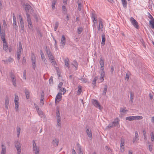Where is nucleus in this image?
Wrapping results in <instances>:
<instances>
[{"mask_svg": "<svg viewBox=\"0 0 154 154\" xmlns=\"http://www.w3.org/2000/svg\"><path fill=\"white\" fill-rule=\"evenodd\" d=\"M140 42H141L143 46L145 48H146V45L145 44L144 42L143 41L142 38H141V39L140 40Z\"/></svg>", "mask_w": 154, "mask_h": 154, "instance_id": "obj_61", "label": "nucleus"}, {"mask_svg": "<svg viewBox=\"0 0 154 154\" xmlns=\"http://www.w3.org/2000/svg\"><path fill=\"white\" fill-rule=\"evenodd\" d=\"M0 35L1 36V39L4 42H5V33L4 31L1 30L0 31Z\"/></svg>", "mask_w": 154, "mask_h": 154, "instance_id": "obj_12", "label": "nucleus"}, {"mask_svg": "<svg viewBox=\"0 0 154 154\" xmlns=\"http://www.w3.org/2000/svg\"><path fill=\"white\" fill-rule=\"evenodd\" d=\"M77 146L78 149L79 151H82V149L81 148V146L80 144L79 143H77Z\"/></svg>", "mask_w": 154, "mask_h": 154, "instance_id": "obj_45", "label": "nucleus"}, {"mask_svg": "<svg viewBox=\"0 0 154 154\" xmlns=\"http://www.w3.org/2000/svg\"><path fill=\"white\" fill-rule=\"evenodd\" d=\"M19 17L20 18V27L21 28L22 30L23 31L24 28V25L23 22V19L20 15H19Z\"/></svg>", "mask_w": 154, "mask_h": 154, "instance_id": "obj_14", "label": "nucleus"}, {"mask_svg": "<svg viewBox=\"0 0 154 154\" xmlns=\"http://www.w3.org/2000/svg\"><path fill=\"white\" fill-rule=\"evenodd\" d=\"M60 90L62 92H63V94H64V93L66 92V90L65 88H63V89L62 88L61 90Z\"/></svg>", "mask_w": 154, "mask_h": 154, "instance_id": "obj_64", "label": "nucleus"}, {"mask_svg": "<svg viewBox=\"0 0 154 154\" xmlns=\"http://www.w3.org/2000/svg\"><path fill=\"white\" fill-rule=\"evenodd\" d=\"M122 3L124 8H126L127 6V2L126 0H121Z\"/></svg>", "mask_w": 154, "mask_h": 154, "instance_id": "obj_31", "label": "nucleus"}, {"mask_svg": "<svg viewBox=\"0 0 154 154\" xmlns=\"http://www.w3.org/2000/svg\"><path fill=\"white\" fill-rule=\"evenodd\" d=\"M46 49L45 51L47 54L48 55L50 60H53V59H54V57L51 53L50 49H47V47H46Z\"/></svg>", "mask_w": 154, "mask_h": 154, "instance_id": "obj_6", "label": "nucleus"}, {"mask_svg": "<svg viewBox=\"0 0 154 154\" xmlns=\"http://www.w3.org/2000/svg\"><path fill=\"white\" fill-rule=\"evenodd\" d=\"M50 60L51 61V63L52 64V65H53L54 66H55V65H57V63L54 59H54L53 60Z\"/></svg>", "mask_w": 154, "mask_h": 154, "instance_id": "obj_44", "label": "nucleus"}, {"mask_svg": "<svg viewBox=\"0 0 154 154\" xmlns=\"http://www.w3.org/2000/svg\"><path fill=\"white\" fill-rule=\"evenodd\" d=\"M17 136L19 137L20 133V128L19 127H17Z\"/></svg>", "mask_w": 154, "mask_h": 154, "instance_id": "obj_41", "label": "nucleus"}, {"mask_svg": "<svg viewBox=\"0 0 154 154\" xmlns=\"http://www.w3.org/2000/svg\"><path fill=\"white\" fill-rule=\"evenodd\" d=\"M108 86L107 85H106L104 86L103 90V92L102 95L104 96H106V92L107 91V89Z\"/></svg>", "mask_w": 154, "mask_h": 154, "instance_id": "obj_26", "label": "nucleus"}, {"mask_svg": "<svg viewBox=\"0 0 154 154\" xmlns=\"http://www.w3.org/2000/svg\"><path fill=\"white\" fill-rule=\"evenodd\" d=\"M5 108L8 109V104H9V98L7 96H6L5 99Z\"/></svg>", "mask_w": 154, "mask_h": 154, "instance_id": "obj_20", "label": "nucleus"}, {"mask_svg": "<svg viewBox=\"0 0 154 154\" xmlns=\"http://www.w3.org/2000/svg\"><path fill=\"white\" fill-rule=\"evenodd\" d=\"M99 26H100V27H101L102 28H103V22L101 20H99Z\"/></svg>", "mask_w": 154, "mask_h": 154, "instance_id": "obj_47", "label": "nucleus"}, {"mask_svg": "<svg viewBox=\"0 0 154 154\" xmlns=\"http://www.w3.org/2000/svg\"><path fill=\"white\" fill-rule=\"evenodd\" d=\"M149 23L152 25V28L154 29V19L149 21Z\"/></svg>", "mask_w": 154, "mask_h": 154, "instance_id": "obj_40", "label": "nucleus"}, {"mask_svg": "<svg viewBox=\"0 0 154 154\" xmlns=\"http://www.w3.org/2000/svg\"><path fill=\"white\" fill-rule=\"evenodd\" d=\"M83 31V29L82 27H79L77 29V33L78 34H80Z\"/></svg>", "mask_w": 154, "mask_h": 154, "instance_id": "obj_39", "label": "nucleus"}, {"mask_svg": "<svg viewBox=\"0 0 154 154\" xmlns=\"http://www.w3.org/2000/svg\"><path fill=\"white\" fill-rule=\"evenodd\" d=\"M120 120L118 118H116L115 119L114 121L112 123L113 124L114 126H116L119 124Z\"/></svg>", "mask_w": 154, "mask_h": 154, "instance_id": "obj_22", "label": "nucleus"}, {"mask_svg": "<svg viewBox=\"0 0 154 154\" xmlns=\"http://www.w3.org/2000/svg\"><path fill=\"white\" fill-rule=\"evenodd\" d=\"M124 145H125V140L122 138H121V144L120 146V150L121 152H123L124 150Z\"/></svg>", "mask_w": 154, "mask_h": 154, "instance_id": "obj_8", "label": "nucleus"}, {"mask_svg": "<svg viewBox=\"0 0 154 154\" xmlns=\"http://www.w3.org/2000/svg\"><path fill=\"white\" fill-rule=\"evenodd\" d=\"M37 112H38V115L40 116H42L43 115V112L42 111L41 109H40L39 108H37Z\"/></svg>", "mask_w": 154, "mask_h": 154, "instance_id": "obj_36", "label": "nucleus"}, {"mask_svg": "<svg viewBox=\"0 0 154 154\" xmlns=\"http://www.w3.org/2000/svg\"><path fill=\"white\" fill-rule=\"evenodd\" d=\"M143 119V117L140 116H133L127 117L125 119L129 121H133L136 120H140Z\"/></svg>", "mask_w": 154, "mask_h": 154, "instance_id": "obj_2", "label": "nucleus"}, {"mask_svg": "<svg viewBox=\"0 0 154 154\" xmlns=\"http://www.w3.org/2000/svg\"><path fill=\"white\" fill-rule=\"evenodd\" d=\"M11 79L13 85L14 87H16V81L15 76L11 75Z\"/></svg>", "mask_w": 154, "mask_h": 154, "instance_id": "obj_15", "label": "nucleus"}, {"mask_svg": "<svg viewBox=\"0 0 154 154\" xmlns=\"http://www.w3.org/2000/svg\"><path fill=\"white\" fill-rule=\"evenodd\" d=\"M72 65L76 68V70L77 69V67L78 66V64L76 60H74L73 61V63H72Z\"/></svg>", "mask_w": 154, "mask_h": 154, "instance_id": "obj_33", "label": "nucleus"}, {"mask_svg": "<svg viewBox=\"0 0 154 154\" xmlns=\"http://www.w3.org/2000/svg\"><path fill=\"white\" fill-rule=\"evenodd\" d=\"M59 25V23L58 22H56L55 24V26L54 28V30L55 31H56Z\"/></svg>", "mask_w": 154, "mask_h": 154, "instance_id": "obj_48", "label": "nucleus"}, {"mask_svg": "<svg viewBox=\"0 0 154 154\" xmlns=\"http://www.w3.org/2000/svg\"><path fill=\"white\" fill-rule=\"evenodd\" d=\"M3 26L4 28H6L7 27V24L6 23L5 20H3Z\"/></svg>", "mask_w": 154, "mask_h": 154, "instance_id": "obj_60", "label": "nucleus"}, {"mask_svg": "<svg viewBox=\"0 0 154 154\" xmlns=\"http://www.w3.org/2000/svg\"><path fill=\"white\" fill-rule=\"evenodd\" d=\"M26 70H24L23 73V78L25 79H26Z\"/></svg>", "mask_w": 154, "mask_h": 154, "instance_id": "obj_54", "label": "nucleus"}, {"mask_svg": "<svg viewBox=\"0 0 154 154\" xmlns=\"http://www.w3.org/2000/svg\"><path fill=\"white\" fill-rule=\"evenodd\" d=\"M49 82L50 83H51V82L52 84H53V77L52 76H51L49 80Z\"/></svg>", "mask_w": 154, "mask_h": 154, "instance_id": "obj_63", "label": "nucleus"}, {"mask_svg": "<svg viewBox=\"0 0 154 154\" xmlns=\"http://www.w3.org/2000/svg\"><path fill=\"white\" fill-rule=\"evenodd\" d=\"M56 117H57V119H60L61 117L60 115V111L59 109L58 108H57V112H56Z\"/></svg>", "mask_w": 154, "mask_h": 154, "instance_id": "obj_30", "label": "nucleus"}, {"mask_svg": "<svg viewBox=\"0 0 154 154\" xmlns=\"http://www.w3.org/2000/svg\"><path fill=\"white\" fill-rule=\"evenodd\" d=\"M63 84V83L62 82H60L59 83V85L58 86V88L60 90H61L62 89V88L61 87L62 86Z\"/></svg>", "mask_w": 154, "mask_h": 154, "instance_id": "obj_56", "label": "nucleus"}, {"mask_svg": "<svg viewBox=\"0 0 154 154\" xmlns=\"http://www.w3.org/2000/svg\"><path fill=\"white\" fill-rule=\"evenodd\" d=\"M82 8V4L81 3L78 4V9L79 11H81Z\"/></svg>", "mask_w": 154, "mask_h": 154, "instance_id": "obj_55", "label": "nucleus"}, {"mask_svg": "<svg viewBox=\"0 0 154 154\" xmlns=\"http://www.w3.org/2000/svg\"><path fill=\"white\" fill-rule=\"evenodd\" d=\"M128 111V110L124 109L123 108H121L120 109V113H125Z\"/></svg>", "mask_w": 154, "mask_h": 154, "instance_id": "obj_38", "label": "nucleus"}, {"mask_svg": "<svg viewBox=\"0 0 154 154\" xmlns=\"http://www.w3.org/2000/svg\"><path fill=\"white\" fill-rule=\"evenodd\" d=\"M100 63L101 65L100 69L102 71L104 69V62L103 60L102 59V58L100 59Z\"/></svg>", "mask_w": 154, "mask_h": 154, "instance_id": "obj_18", "label": "nucleus"}, {"mask_svg": "<svg viewBox=\"0 0 154 154\" xmlns=\"http://www.w3.org/2000/svg\"><path fill=\"white\" fill-rule=\"evenodd\" d=\"M40 54L42 61L43 62H44L45 64H47L46 63L47 61L46 60L44 54L42 50L40 51Z\"/></svg>", "mask_w": 154, "mask_h": 154, "instance_id": "obj_10", "label": "nucleus"}, {"mask_svg": "<svg viewBox=\"0 0 154 154\" xmlns=\"http://www.w3.org/2000/svg\"><path fill=\"white\" fill-rule=\"evenodd\" d=\"M16 102H15V109L16 111L17 112L19 110V102L16 101Z\"/></svg>", "mask_w": 154, "mask_h": 154, "instance_id": "obj_32", "label": "nucleus"}, {"mask_svg": "<svg viewBox=\"0 0 154 154\" xmlns=\"http://www.w3.org/2000/svg\"><path fill=\"white\" fill-rule=\"evenodd\" d=\"M26 98L27 99H29V94L30 92L27 89H25V92Z\"/></svg>", "mask_w": 154, "mask_h": 154, "instance_id": "obj_28", "label": "nucleus"}, {"mask_svg": "<svg viewBox=\"0 0 154 154\" xmlns=\"http://www.w3.org/2000/svg\"><path fill=\"white\" fill-rule=\"evenodd\" d=\"M62 94L61 93H59L56 97L55 98V102H56L57 101L58 102L59 101H60L61 100L62 98Z\"/></svg>", "mask_w": 154, "mask_h": 154, "instance_id": "obj_11", "label": "nucleus"}, {"mask_svg": "<svg viewBox=\"0 0 154 154\" xmlns=\"http://www.w3.org/2000/svg\"><path fill=\"white\" fill-rule=\"evenodd\" d=\"M113 126H114V125H113V124L112 123V124H109L108 126L106 127V128H112L113 127Z\"/></svg>", "mask_w": 154, "mask_h": 154, "instance_id": "obj_58", "label": "nucleus"}, {"mask_svg": "<svg viewBox=\"0 0 154 154\" xmlns=\"http://www.w3.org/2000/svg\"><path fill=\"white\" fill-rule=\"evenodd\" d=\"M149 15H148V18L151 19V20H153V19H154L152 16L149 13H148Z\"/></svg>", "mask_w": 154, "mask_h": 154, "instance_id": "obj_59", "label": "nucleus"}, {"mask_svg": "<svg viewBox=\"0 0 154 154\" xmlns=\"http://www.w3.org/2000/svg\"><path fill=\"white\" fill-rule=\"evenodd\" d=\"M21 54V53L19 52H17V57L18 60H19L20 59V55Z\"/></svg>", "mask_w": 154, "mask_h": 154, "instance_id": "obj_49", "label": "nucleus"}, {"mask_svg": "<svg viewBox=\"0 0 154 154\" xmlns=\"http://www.w3.org/2000/svg\"><path fill=\"white\" fill-rule=\"evenodd\" d=\"M5 43L4 44H3V49L4 50L7 51V49L8 48V46L6 44H5Z\"/></svg>", "mask_w": 154, "mask_h": 154, "instance_id": "obj_43", "label": "nucleus"}, {"mask_svg": "<svg viewBox=\"0 0 154 154\" xmlns=\"http://www.w3.org/2000/svg\"><path fill=\"white\" fill-rule=\"evenodd\" d=\"M92 103L94 106L97 108H98L100 110H101L102 109V108L101 107L100 105L97 100H94L92 102Z\"/></svg>", "mask_w": 154, "mask_h": 154, "instance_id": "obj_9", "label": "nucleus"}, {"mask_svg": "<svg viewBox=\"0 0 154 154\" xmlns=\"http://www.w3.org/2000/svg\"><path fill=\"white\" fill-rule=\"evenodd\" d=\"M31 60L32 63L35 62V57L34 56L32 57Z\"/></svg>", "mask_w": 154, "mask_h": 154, "instance_id": "obj_52", "label": "nucleus"}, {"mask_svg": "<svg viewBox=\"0 0 154 154\" xmlns=\"http://www.w3.org/2000/svg\"><path fill=\"white\" fill-rule=\"evenodd\" d=\"M130 21L134 26L137 29H138L139 26L138 25V23L133 17H131L130 19Z\"/></svg>", "mask_w": 154, "mask_h": 154, "instance_id": "obj_5", "label": "nucleus"}, {"mask_svg": "<svg viewBox=\"0 0 154 154\" xmlns=\"http://www.w3.org/2000/svg\"><path fill=\"white\" fill-rule=\"evenodd\" d=\"M64 63H65V65L66 66V67L68 68L69 69V60L68 58H67V59H65L64 60Z\"/></svg>", "mask_w": 154, "mask_h": 154, "instance_id": "obj_25", "label": "nucleus"}, {"mask_svg": "<svg viewBox=\"0 0 154 154\" xmlns=\"http://www.w3.org/2000/svg\"><path fill=\"white\" fill-rule=\"evenodd\" d=\"M130 101L132 102H133V100H134V94L132 92H130Z\"/></svg>", "mask_w": 154, "mask_h": 154, "instance_id": "obj_35", "label": "nucleus"}, {"mask_svg": "<svg viewBox=\"0 0 154 154\" xmlns=\"http://www.w3.org/2000/svg\"><path fill=\"white\" fill-rule=\"evenodd\" d=\"M98 78L97 77H95L92 81V84L93 85L96 84V81L97 80Z\"/></svg>", "mask_w": 154, "mask_h": 154, "instance_id": "obj_46", "label": "nucleus"}, {"mask_svg": "<svg viewBox=\"0 0 154 154\" xmlns=\"http://www.w3.org/2000/svg\"><path fill=\"white\" fill-rule=\"evenodd\" d=\"M60 43L62 45V46H63V47L64 46V45L65 44L66 37L64 35H63L62 36V37L61 39Z\"/></svg>", "mask_w": 154, "mask_h": 154, "instance_id": "obj_19", "label": "nucleus"}, {"mask_svg": "<svg viewBox=\"0 0 154 154\" xmlns=\"http://www.w3.org/2000/svg\"><path fill=\"white\" fill-rule=\"evenodd\" d=\"M13 24L14 28L16 31H17L18 26L17 24V22L16 17L14 15V13H13Z\"/></svg>", "mask_w": 154, "mask_h": 154, "instance_id": "obj_7", "label": "nucleus"}, {"mask_svg": "<svg viewBox=\"0 0 154 154\" xmlns=\"http://www.w3.org/2000/svg\"><path fill=\"white\" fill-rule=\"evenodd\" d=\"M139 135L137 131H135V136L133 139V142L134 143L137 142V141L139 140Z\"/></svg>", "mask_w": 154, "mask_h": 154, "instance_id": "obj_13", "label": "nucleus"}, {"mask_svg": "<svg viewBox=\"0 0 154 154\" xmlns=\"http://www.w3.org/2000/svg\"><path fill=\"white\" fill-rule=\"evenodd\" d=\"M104 75L105 72L103 70L100 73V79H102V81L104 80Z\"/></svg>", "mask_w": 154, "mask_h": 154, "instance_id": "obj_34", "label": "nucleus"}, {"mask_svg": "<svg viewBox=\"0 0 154 154\" xmlns=\"http://www.w3.org/2000/svg\"><path fill=\"white\" fill-rule=\"evenodd\" d=\"M59 140L56 138H54L52 141V144L54 146H57L58 145Z\"/></svg>", "mask_w": 154, "mask_h": 154, "instance_id": "obj_21", "label": "nucleus"}, {"mask_svg": "<svg viewBox=\"0 0 154 154\" xmlns=\"http://www.w3.org/2000/svg\"><path fill=\"white\" fill-rule=\"evenodd\" d=\"M2 150L1 154H5L6 153V147L3 144L2 145Z\"/></svg>", "mask_w": 154, "mask_h": 154, "instance_id": "obj_23", "label": "nucleus"}, {"mask_svg": "<svg viewBox=\"0 0 154 154\" xmlns=\"http://www.w3.org/2000/svg\"><path fill=\"white\" fill-rule=\"evenodd\" d=\"M15 146L16 148L18 154H20L21 152V146L20 143L18 141L16 140L14 142Z\"/></svg>", "mask_w": 154, "mask_h": 154, "instance_id": "obj_3", "label": "nucleus"}, {"mask_svg": "<svg viewBox=\"0 0 154 154\" xmlns=\"http://www.w3.org/2000/svg\"><path fill=\"white\" fill-rule=\"evenodd\" d=\"M26 58L25 57H23L22 60V63L23 64H24V63H26Z\"/></svg>", "mask_w": 154, "mask_h": 154, "instance_id": "obj_62", "label": "nucleus"}, {"mask_svg": "<svg viewBox=\"0 0 154 154\" xmlns=\"http://www.w3.org/2000/svg\"><path fill=\"white\" fill-rule=\"evenodd\" d=\"M19 100V97L17 95H15V99L14 100V102H16V101L17 102H18V101Z\"/></svg>", "mask_w": 154, "mask_h": 154, "instance_id": "obj_57", "label": "nucleus"}, {"mask_svg": "<svg viewBox=\"0 0 154 154\" xmlns=\"http://www.w3.org/2000/svg\"><path fill=\"white\" fill-rule=\"evenodd\" d=\"M57 0H53L52 1V7L53 9H54L55 5L56 3Z\"/></svg>", "mask_w": 154, "mask_h": 154, "instance_id": "obj_37", "label": "nucleus"}, {"mask_svg": "<svg viewBox=\"0 0 154 154\" xmlns=\"http://www.w3.org/2000/svg\"><path fill=\"white\" fill-rule=\"evenodd\" d=\"M23 51L22 45L20 42L19 43V48L17 51L21 53V51Z\"/></svg>", "mask_w": 154, "mask_h": 154, "instance_id": "obj_29", "label": "nucleus"}, {"mask_svg": "<svg viewBox=\"0 0 154 154\" xmlns=\"http://www.w3.org/2000/svg\"><path fill=\"white\" fill-rule=\"evenodd\" d=\"M27 21L28 23V26L29 29L32 31L33 30V26H32V23L31 21L30 18V15L28 13H26Z\"/></svg>", "mask_w": 154, "mask_h": 154, "instance_id": "obj_1", "label": "nucleus"}, {"mask_svg": "<svg viewBox=\"0 0 154 154\" xmlns=\"http://www.w3.org/2000/svg\"><path fill=\"white\" fill-rule=\"evenodd\" d=\"M86 132L88 136L91 139H92V135L91 130H89L88 128L86 130Z\"/></svg>", "mask_w": 154, "mask_h": 154, "instance_id": "obj_17", "label": "nucleus"}, {"mask_svg": "<svg viewBox=\"0 0 154 154\" xmlns=\"http://www.w3.org/2000/svg\"><path fill=\"white\" fill-rule=\"evenodd\" d=\"M32 146L33 151H35V154H39V149L37 147L36 144L34 140L32 141Z\"/></svg>", "mask_w": 154, "mask_h": 154, "instance_id": "obj_4", "label": "nucleus"}, {"mask_svg": "<svg viewBox=\"0 0 154 154\" xmlns=\"http://www.w3.org/2000/svg\"><path fill=\"white\" fill-rule=\"evenodd\" d=\"M81 86H78V88H79V89H78V93L79 94H80L82 91V89H81Z\"/></svg>", "mask_w": 154, "mask_h": 154, "instance_id": "obj_53", "label": "nucleus"}, {"mask_svg": "<svg viewBox=\"0 0 154 154\" xmlns=\"http://www.w3.org/2000/svg\"><path fill=\"white\" fill-rule=\"evenodd\" d=\"M79 80L85 83H86L87 82V79L85 78H81L79 79Z\"/></svg>", "mask_w": 154, "mask_h": 154, "instance_id": "obj_42", "label": "nucleus"}, {"mask_svg": "<svg viewBox=\"0 0 154 154\" xmlns=\"http://www.w3.org/2000/svg\"><path fill=\"white\" fill-rule=\"evenodd\" d=\"M151 140L152 141H153L154 140V134L153 132H151Z\"/></svg>", "mask_w": 154, "mask_h": 154, "instance_id": "obj_50", "label": "nucleus"}, {"mask_svg": "<svg viewBox=\"0 0 154 154\" xmlns=\"http://www.w3.org/2000/svg\"><path fill=\"white\" fill-rule=\"evenodd\" d=\"M44 92L43 91L42 93L41 94V99L40 103L42 105H43L44 104V95H43Z\"/></svg>", "mask_w": 154, "mask_h": 154, "instance_id": "obj_24", "label": "nucleus"}, {"mask_svg": "<svg viewBox=\"0 0 154 154\" xmlns=\"http://www.w3.org/2000/svg\"><path fill=\"white\" fill-rule=\"evenodd\" d=\"M57 125L58 126L60 127L61 125L60 122L61 120L60 119H57Z\"/></svg>", "mask_w": 154, "mask_h": 154, "instance_id": "obj_51", "label": "nucleus"}, {"mask_svg": "<svg viewBox=\"0 0 154 154\" xmlns=\"http://www.w3.org/2000/svg\"><path fill=\"white\" fill-rule=\"evenodd\" d=\"M102 42L101 45H104L105 44V35L104 34H102Z\"/></svg>", "mask_w": 154, "mask_h": 154, "instance_id": "obj_27", "label": "nucleus"}, {"mask_svg": "<svg viewBox=\"0 0 154 154\" xmlns=\"http://www.w3.org/2000/svg\"><path fill=\"white\" fill-rule=\"evenodd\" d=\"M24 8H25V10L26 12V13H28L29 10L30 9L31 7L30 5L28 3H26L25 5H23Z\"/></svg>", "mask_w": 154, "mask_h": 154, "instance_id": "obj_16", "label": "nucleus"}]
</instances>
